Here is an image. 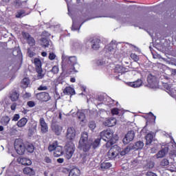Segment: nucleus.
Masks as SVG:
<instances>
[{
	"label": "nucleus",
	"instance_id": "obj_26",
	"mask_svg": "<svg viewBox=\"0 0 176 176\" xmlns=\"http://www.w3.org/2000/svg\"><path fill=\"white\" fill-rule=\"evenodd\" d=\"M30 85V78H24L21 81V87L23 89H27L28 86Z\"/></svg>",
	"mask_w": 176,
	"mask_h": 176
},
{
	"label": "nucleus",
	"instance_id": "obj_59",
	"mask_svg": "<svg viewBox=\"0 0 176 176\" xmlns=\"http://www.w3.org/2000/svg\"><path fill=\"white\" fill-rule=\"evenodd\" d=\"M38 90H47V87L46 86L41 85L38 88Z\"/></svg>",
	"mask_w": 176,
	"mask_h": 176
},
{
	"label": "nucleus",
	"instance_id": "obj_41",
	"mask_svg": "<svg viewBox=\"0 0 176 176\" xmlns=\"http://www.w3.org/2000/svg\"><path fill=\"white\" fill-rule=\"evenodd\" d=\"M169 163L168 160L164 159L161 161L160 164L162 166V167H166V166H168Z\"/></svg>",
	"mask_w": 176,
	"mask_h": 176
},
{
	"label": "nucleus",
	"instance_id": "obj_49",
	"mask_svg": "<svg viewBox=\"0 0 176 176\" xmlns=\"http://www.w3.org/2000/svg\"><path fill=\"white\" fill-rule=\"evenodd\" d=\"M49 58L50 60H54L56 58V54H54V53L50 52L49 54Z\"/></svg>",
	"mask_w": 176,
	"mask_h": 176
},
{
	"label": "nucleus",
	"instance_id": "obj_11",
	"mask_svg": "<svg viewBox=\"0 0 176 176\" xmlns=\"http://www.w3.org/2000/svg\"><path fill=\"white\" fill-rule=\"evenodd\" d=\"M39 123L41 127V133H43V134H46V133L49 131V126H47V123L45 121V118H41Z\"/></svg>",
	"mask_w": 176,
	"mask_h": 176
},
{
	"label": "nucleus",
	"instance_id": "obj_34",
	"mask_svg": "<svg viewBox=\"0 0 176 176\" xmlns=\"http://www.w3.org/2000/svg\"><path fill=\"white\" fill-rule=\"evenodd\" d=\"M41 46H43L44 47H48L49 45H50V43H52L51 41H50L49 40H47V38H43L41 39Z\"/></svg>",
	"mask_w": 176,
	"mask_h": 176
},
{
	"label": "nucleus",
	"instance_id": "obj_35",
	"mask_svg": "<svg viewBox=\"0 0 176 176\" xmlns=\"http://www.w3.org/2000/svg\"><path fill=\"white\" fill-rule=\"evenodd\" d=\"M34 63L36 65V68H42V62L41 61V59L38 58H34Z\"/></svg>",
	"mask_w": 176,
	"mask_h": 176
},
{
	"label": "nucleus",
	"instance_id": "obj_63",
	"mask_svg": "<svg viewBox=\"0 0 176 176\" xmlns=\"http://www.w3.org/2000/svg\"><path fill=\"white\" fill-rule=\"evenodd\" d=\"M58 163H64V159L63 158H58L57 160Z\"/></svg>",
	"mask_w": 176,
	"mask_h": 176
},
{
	"label": "nucleus",
	"instance_id": "obj_29",
	"mask_svg": "<svg viewBox=\"0 0 176 176\" xmlns=\"http://www.w3.org/2000/svg\"><path fill=\"white\" fill-rule=\"evenodd\" d=\"M9 122H10V118L7 116L2 117L1 120V122L3 126H8V124H9Z\"/></svg>",
	"mask_w": 176,
	"mask_h": 176
},
{
	"label": "nucleus",
	"instance_id": "obj_6",
	"mask_svg": "<svg viewBox=\"0 0 176 176\" xmlns=\"http://www.w3.org/2000/svg\"><path fill=\"white\" fill-rule=\"evenodd\" d=\"M66 137L67 142H72V141L75 140V137H76V131L74 126L67 128Z\"/></svg>",
	"mask_w": 176,
	"mask_h": 176
},
{
	"label": "nucleus",
	"instance_id": "obj_7",
	"mask_svg": "<svg viewBox=\"0 0 176 176\" xmlns=\"http://www.w3.org/2000/svg\"><path fill=\"white\" fill-rule=\"evenodd\" d=\"M134 137H135V133H134V131H129L123 139V143L124 144V145H127V144L131 142V141L134 140Z\"/></svg>",
	"mask_w": 176,
	"mask_h": 176
},
{
	"label": "nucleus",
	"instance_id": "obj_1",
	"mask_svg": "<svg viewBox=\"0 0 176 176\" xmlns=\"http://www.w3.org/2000/svg\"><path fill=\"white\" fill-rule=\"evenodd\" d=\"M89 134L87 132H82L81 134V138L79 140L78 148L83 151V152H89L90 148H91V143L89 141Z\"/></svg>",
	"mask_w": 176,
	"mask_h": 176
},
{
	"label": "nucleus",
	"instance_id": "obj_51",
	"mask_svg": "<svg viewBox=\"0 0 176 176\" xmlns=\"http://www.w3.org/2000/svg\"><path fill=\"white\" fill-rule=\"evenodd\" d=\"M28 105L30 107V108H32L34 107V106L35 105V102L34 101H29L28 102Z\"/></svg>",
	"mask_w": 176,
	"mask_h": 176
},
{
	"label": "nucleus",
	"instance_id": "obj_20",
	"mask_svg": "<svg viewBox=\"0 0 176 176\" xmlns=\"http://www.w3.org/2000/svg\"><path fill=\"white\" fill-rule=\"evenodd\" d=\"M63 93L67 96H75V89L71 87H67L64 89Z\"/></svg>",
	"mask_w": 176,
	"mask_h": 176
},
{
	"label": "nucleus",
	"instance_id": "obj_23",
	"mask_svg": "<svg viewBox=\"0 0 176 176\" xmlns=\"http://www.w3.org/2000/svg\"><path fill=\"white\" fill-rule=\"evenodd\" d=\"M68 64H71V65H77L78 68H79V65H78V59L76 58V56H69Z\"/></svg>",
	"mask_w": 176,
	"mask_h": 176
},
{
	"label": "nucleus",
	"instance_id": "obj_19",
	"mask_svg": "<svg viewBox=\"0 0 176 176\" xmlns=\"http://www.w3.org/2000/svg\"><path fill=\"white\" fill-rule=\"evenodd\" d=\"M91 43L94 50H98V49H100V39L95 38L91 41Z\"/></svg>",
	"mask_w": 176,
	"mask_h": 176
},
{
	"label": "nucleus",
	"instance_id": "obj_30",
	"mask_svg": "<svg viewBox=\"0 0 176 176\" xmlns=\"http://www.w3.org/2000/svg\"><path fill=\"white\" fill-rule=\"evenodd\" d=\"M28 151L29 153H33L35 149V147H34V145L32 144H27L25 146V150Z\"/></svg>",
	"mask_w": 176,
	"mask_h": 176
},
{
	"label": "nucleus",
	"instance_id": "obj_12",
	"mask_svg": "<svg viewBox=\"0 0 176 176\" xmlns=\"http://www.w3.org/2000/svg\"><path fill=\"white\" fill-rule=\"evenodd\" d=\"M52 130L56 135H60L63 131V126L56 122H54L52 124Z\"/></svg>",
	"mask_w": 176,
	"mask_h": 176
},
{
	"label": "nucleus",
	"instance_id": "obj_10",
	"mask_svg": "<svg viewBox=\"0 0 176 176\" xmlns=\"http://www.w3.org/2000/svg\"><path fill=\"white\" fill-rule=\"evenodd\" d=\"M116 45L113 43V41H111V43L109 44V45L107 46V56H109V57H112L113 54H115V47Z\"/></svg>",
	"mask_w": 176,
	"mask_h": 176
},
{
	"label": "nucleus",
	"instance_id": "obj_37",
	"mask_svg": "<svg viewBox=\"0 0 176 176\" xmlns=\"http://www.w3.org/2000/svg\"><path fill=\"white\" fill-rule=\"evenodd\" d=\"M24 16H25V11L23 10H19L16 14L17 19H21V17H24Z\"/></svg>",
	"mask_w": 176,
	"mask_h": 176
},
{
	"label": "nucleus",
	"instance_id": "obj_44",
	"mask_svg": "<svg viewBox=\"0 0 176 176\" xmlns=\"http://www.w3.org/2000/svg\"><path fill=\"white\" fill-rule=\"evenodd\" d=\"M131 58H132V60L134 61H138L140 60V58L135 54H131Z\"/></svg>",
	"mask_w": 176,
	"mask_h": 176
},
{
	"label": "nucleus",
	"instance_id": "obj_4",
	"mask_svg": "<svg viewBox=\"0 0 176 176\" xmlns=\"http://www.w3.org/2000/svg\"><path fill=\"white\" fill-rule=\"evenodd\" d=\"M14 148L18 155H24L25 153V146L21 139H16L14 141Z\"/></svg>",
	"mask_w": 176,
	"mask_h": 176
},
{
	"label": "nucleus",
	"instance_id": "obj_52",
	"mask_svg": "<svg viewBox=\"0 0 176 176\" xmlns=\"http://www.w3.org/2000/svg\"><path fill=\"white\" fill-rule=\"evenodd\" d=\"M111 113L113 115H118L119 113V110L118 109H113L111 110Z\"/></svg>",
	"mask_w": 176,
	"mask_h": 176
},
{
	"label": "nucleus",
	"instance_id": "obj_5",
	"mask_svg": "<svg viewBox=\"0 0 176 176\" xmlns=\"http://www.w3.org/2000/svg\"><path fill=\"white\" fill-rule=\"evenodd\" d=\"M120 152V147L118 145H114L111 148L107 153V157L109 159H111V160L115 159L116 157H118L119 155V153Z\"/></svg>",
	"mask_w": 176,
	"mask_h": 176
},
{
	"label": "nucleus",
	"instance_id": "obj_46",
	"mask_svg": "<svg viewBox=\"0 0 176 176\" xmlns=\"http://www.w3.org/2000/svg\"><path fill=\"white\" fill-rule=\"evenodd\" d=\"M14 1V3L15 5V6H16L17 8L19 6H21V0H13Z\"/></svg>",
	"mask_w": 176,
	"mask_h": 176
},
{
	"label": "nucleus",
	"instance_id": "obj_9",
	"mask_svg": "<svg viewBox=\"0 0 176 176\" xmlns=\"http://www.w3.org/2000/svg\"><path fill=\"white\" fill-rule=\"evenodd\" d=\"M36 97L39 101H44L45 102L50 100V95L47 92L36 94Z\"/></svg>",
	"mask_w": 176,
	"mask_h": 176
},
{
	"label": "nucleus",
	"instance_id": "obj_22",
	"mask_svg": "<svg viewBox=\"0 0 176 176\" xmlns=\"http://www.w3.org/2000/svg\"><path fill=\"white\" fill-rule=\"evenodd\" d=\"M130 151H134V148L133 147V144L128 145L124 149H123L120 152L121 156H124V155H127Z\"/></svg>",
	"mask_w": 176,
	"mask_h": 176
},
{
	"label": "nucleus",
	"instance_id": "obj_13",
	"mask_svg": "<svg viewBox=\"0 0 176 176\" xmlns=\"http://www.w3.org/2000/svg\"><path fill=\"white\" fill-rule=\"evenodd\" d=\"M23 37L24 39H27L28 45L30 46L35 45V39H34L29 33L22 32Z\"/></svg>",
	"mask_w": 176,
	"mask_h": 176
},
{
	"label": "nucleus",
	"instance_id": "obj_24",
	"mask_svg": "<svg viewBox=\"0 0 176 176\" xmlns=\"http://www.w3.org/2000/svg\"><path fill=\"white\" fill-rule=\"evenodd\" d=\"M146 145H151L153 142V135L152 133H148L146 136Z\"/></svg>",
	"mask_w": 176,
	"mask_h": 176
},
{
	"label": "nucleus",
	"instance_id": "obj_21",
	"mask_svg": "<svg viewBox=\"0 0 176 176\" xmlns=\"http://www.w3.org/2000/svg\"><path fill=\"white\" fill-rule=\"evenodd\" d=\"M63 153H64V152H63V146H58L54 150V156L55 157H60Z\"/></svg>",
	"mask_w": 176,
	"mask_h": 176
},
{
	"label": "nucleus",
	"instance_id": "obj_14",
	"mask_svg": "<svg viewBox=\"0 0 176 176\" xmlns=\"http://www.w3.org/2000/svg\"><path fill=\"white\" fill-rule=\"evenodd\" d=\"M167 153H168V148L165 147L158 151V153L155 155V157L156 159H162V157H165Z\"/></svg>",
	"mask_w": 176,
	"mask_h": 176
},
{
	"label": "nucleus",
	"instance_id": "obj_31",
	"mask_svg": "<svg viewBox=\"0 0 176 176\" xmlns=\"http://www.w3.org/2000/svg\"><path fill=\"white\" fill-rule=\"evenodd\" d=\"M114 72L117 74H123V72H124V68L120 65H117L114 69Z\"/></svg>",
	"mask_w": 176,
	"mask_h": 176
},
{
	"label": "nucleus",
	"instance_id": "obj_40",
	"mask_svg": "<svg viewBox=\"0 0 176 176\" xmlns=\"http://www.w3.org/2000/svg\"><path fill=\"white\" fill-rule=\"evenodd\" d=\"M112 166V164L109 162H103L101 164L102 168H109Z\"/></svg>",
	"mask_w": 176,
	"mask_h": 176
},
{
	"label": "nucleus",
	"instance_id": "obj_27",
	"mask_svg": "<svg viewBox=\"0 0 176 176\" xmlns=\"http://www.w3.org/2000/svg\"><path fill=\"white\" fill-rule=\"evenodd\" d=\"M24 174H26L27 175H35V171H34V169L26 167L23 169Z\"/></svg>",
	"mask_w": 176,
	"mask_h": 176
},
{
	"label": "nucleus",
	"instance_id": "obj_38",
	"mask_svg": "<svg viewBox=\"0 0 176 176\" xmlns=\"http://www.w3.org/2000/svg\"><path fill=\"white\" fill-rule=\"evenodd\" d=\"M80 47V45L78 42H73L72 43V49L73 50H78Z\"/></svg>",
	"mask_w": 176,
	"mask_h": 176
},
{
	"label": "nucleus",
	"instance_id": "obj_62",
	"mask_svg": "<svg viewBox=\"0 0 176 176\" xmlns=\"http://www.w3.org/2000/svg\"><path fill=\"white\" fill-rule=\"evenodd\" d=\"M16 103H13V104L11 105V109H12V111H15V110H16Z\"/></svg>",
	"mask_w": 176,
	"mask_h": 176
},
{
	"label": "nucleus",
	"instance_id": "obj_58",
	"mask_svg": "<svg viewBox=\"0 0 176 176\" xmlns=\"http://www.w3.org/2000/svg\"><path fill=\"white\" fill-rule=\"evenodd\" d=\"M146 176H157V175L153 172H147Z\"/></svg>",
	"mask_w": 176,
	"mask_h": 176
},
{
	"label": "nucleus",
	"instance_id": "obj_54",
	"mask_svg": "<svg viewBox=\"0 0 176 176\" xmlns=\"http://www.w3.org/2000/svg\"><path fill=\"white\" fill-rule=\"evenodd\" d=\"M80 27H79V28H76L75 26V20L73 19V25H72V30H73L74 31H76V30H80Z\"/></svg>",
	"mask_w": 176,
	"mask_h": 176
},
{
	"label": "nucleus",
	"instance_id": "obj_2",
	"mask_svg": "<svg viewBox=\"0 0 176 176\" xmlns=\"http://www.w3.org/2000/svg\"><path fill=\"white\" fill-rule=\"evenodd\" d=\"M100 138L107 142V148H109L111 145H113L116 142L113 137V133L111 130L103 131L100 133Z\"/></svg>",
	"mask_w": 176,
	"mask_h": 176
},
{
	"label": "nucleus",
	"instance_id": "obj_64",
	"mask_svg": "<svg viewBox=\"0 0 176 176\" xmlns=\"http://www.w3.org/2000/svg\"><path fill=\"white\" fill-rule=\"evenodd\" d=\"M41 56H43V57H46V56H47V53H46L45 52H43L41 53Z\"/></svg>",
	"mask_w": 176,
	"mask_h": 176
},
{
	"label": "nucleus",
	"instance_id": "obj_28",
	"mask_svg": "<svg viewBox=\"0 0 176 176\" xmlns=\"http://www.w3.org/2000/svg\"><path fill=\"white\" fill-rule=\"evenodd\" d=\"M36 71L37 72V79H43L45 74L42 68H36Z\"/></svg>",
	"mask_w": 176,
	"mask_h": 176
},
{
	"label": "nucleus",
	"instance_id": "obj_48",
	"mask_svg": "<svg viewBox=\"0 0 176 176\" xmlns=\"http://www.w3.org/2000/svg\"><path fill=\"white\" fill-rule=\"evenodd\" d=\"M20 119V115L19 114H15L12 118V120L14 122H17V120H19Z\"/></svg>",
	"mask_w": 176,
	"mask_h": 176
},
{
	"label": "nucleus",
	"instance_id": "obj_53",
	"mask_svg": "<svg viewBox=\"0 0 176 176\" xmlns=\"http://www.w3.org/2000/svg\"><path fill=\"white\" fill-rule=\"evenodd\" d=\"M164 87L166 89V91H170L172 88L168 84H164Z\"/></svg>",
	"mask_w": 176,
	"mask_h": 176
},
{
	"label": "nucleus",
	"instance_id": "obj_43",
	"mask_svg": "<svg viewBox=\"0 0 176 176\" xmlns=\"http://www.w3.org/2000/svg\"><path fill=\"white\" fill-rule=\"evenodd\" d=\"M171 97H176V90L175 89H171L169 91H166Z\"/></svg>",
	"mask_w": 176,
	"mask_h": 176
},
{
	"label": "nucleus",
	"instance_id": "obj_15",
	"mask_svg": "<svg viewBox=\"0 0 176 176\" xmlns=\"http://www.w3.org/2000/svg\"><path fill=\"white\" fill-rule=\"evenodd\" d=\"M17 162L19 164H22L23 166H31V164H32V161L28 158L19 157L18 158Z\"/></svg>",
	"mask_w": 176,
	"mask_h": 176
},
{
	"label": "nucleus",
	"instance_id": "obj_60",
	"mask_svg": "<svg viewBox=\"0 0 176 176\" xmlns=\"http://www.w3.org/2000/svg\"><path fill=\"white\" fill-rule=\"evenodd\" d=\"M28 54L29 56V57H34V52H31V50H28Z\"/></svg>",
	"mask_w": 176,
	"mask_h": 176
},
{
	"label": "nucleus",
	"instance_id": "obj_36",
	"mask_svg": "<svg viewBox=\"0 0 176 176\" xmlns=\"http://www.w3.org/2000/svg\"><path fill=\"white\" fill-rule=\"evenodd\" d=\"M77 116L80 120V122H85V113L82 111L77 113Z\"/></svg>",
	"mask_w": 176,
	"mask_h": 176
},
{
	"label": "nucleus",
	"instance_id": "obj_61",
	"mask_svg": "<svg viewBox=\"0 0 176 176\" xmlns=\"http://www.w3.org/2000/svg\"><path fill=\"white\" fill-rule=\"evenodd\" d=\"M24 98H30V97H31V94L30 93H25L24 95Z\"/></svg>",
	"mask_w": 176,
	"mask_h": 176
},
{
	"label": "nucleus",
	"instance_id": "obj_8",
	"mask_svg": "<svg viewBox=\"0 0 176 176\" xmlns=\"http://www.w3.org/2000/svg\"><path fill=\"white\" fill-rule=\"evenodd\" d=\"M147 82L151 87V89H155L157 86V80L156 79V76L149 74L147 77Z\"/></svg>",
	"mask_w": 176,
	"mask_h": 176
},
{
	"label": "nucleus",
	"instance_id": "obj_39",
	"mask_svg": "<svg viewBox=\"0 0 176 176\" xmlns=\"http://www.w3.org/2000/svg\"><path fill=\"white\" fill-rule=\"evenodd\" d=\"M10 97L12 101H17V100H19V94L17 92H14Z\"/></svg>",
	"mask_w": 176,
	"mask_h": 176
},
{
	"label": "nucleus",
	"instance_id": "obj_42",
	"mask_svg": "<svg viewBox=\"0 0 176 176\" xmlns=\"http://www.w3.org/2000/svg\"><path fill=\"white\" fill-rule=\"evenodd\" d=\"M58 71H59L58 66L54 65L52 67L51 72H52V74H58Z\"/></svg>",
	"mask_w": 176,
	"mask_h": 176
},
{
	"label": "nucleus",
	"instance_id": "obj_32",
	"mask_svg": "<svg viewBox=\"0 0 176 176\" xmlns=\"http://www.w3.org/2000/svg\"><path fill=\"white\" fill-rule=\"evenodd\" d=\"M57 146H58V142L57 141H55L49 146L48 151H50V152H52V151L56 150V148H57Z\"/></svg>",
	"mask_w": 176,
	"mask_h": 176
},
{
	"label": "nucleus",
	"instance_id": "obj_16",
	"mask_svg": "<svg viewBox=\"0 0 176 176\" xmlns=\"http://www.w3.org/2000/svg\"><path fill=\"white\" fill-rule=\"evenodd\" d=\"M103 124L107 126V127H113V126H115L116 124V118H109L103 122Z\"/></svg>",
	"mask_w": 176,
	"mask_h": 176
},
{
	"label": "nucleus",
	"instance_id": "obj_25",
	"mask_svg": "<svg viewBox=\"0 0 176 176\" xmlns=\"http://www.w3.org/2000/svg\"><path fill=\"white\" fill-rule=\"evenodd\" d=\"M28 122V119L23 118L17 122L16 125L18 126V127H24V126L27 124Z\"/></svg>",
	"mask_w": 176,
	"mask_h": 176
},
{
	"label": "nucleus",
	"instance_id": "obj_33",
	"mask_svg": "<svg viewBox=\"0 0 176 176\" xmlns=\"http://www.w3.org/2000/svg\"><path fill=\"white\" fill-rule=\"evenodd\" d=\"M100 142H101V138H97L91 143V145H92L94 149H96V148H98V146H100Z\"/></svg>",
	"mask_w": 176,
	"mask_h": 176
},
{
	"label": "nucleus",
	"instance_id": "obj_56",
	"mask_svg": "<svg viewBox=\"0 0 176 176\" xmlns=\"http://www.w3.org/2000/svg\"><path fill=\"white\" fill-rule=\"evenodd\" d=\"M13 56H18V54H20V51L19 50H15L12 52Z\"/></svg>",
	"mask_w": 176,
	"mask_h": 176
},
{
	"label": "nucleus",
	"instance_id": "obj_47",
	"mask_svg": "<svg viewBox=\"0 0 176 176\" xmlns=\"http://www.w3.org/2000/svg\"><path fill=\"white\" fill-rule=\"evenodd\" d=\"M147 167H148L149 168H153V167H155V162H148Z\"/></svg>",
	"mask_w": 176,
	"mask_h": 176
},
{
	"label": "nucleus",
	"instance_id": "obj_57",
	"mask_svg": "<svg viewBox=\"0 0 176 176\" xmlns=\"http://www.w3.org/2000/svg\"><path fill=\"white\" fill-rule=\"evenodd\" d=\"M98 65H105V61L104 60H98L97 61Z\"/></svg>",
	"mask_w": 176,
	"mask_h": 176
},
{
	"label": "nucleus",
	"instance_id": "obj_45",
	"mask_svg": "<svg viewBox=\"0 0 176 176\" xmlns=\"http://www.w3.org/2000/svg\"><path fill=\"white\" fill-rule=\"evenodd\" d=\"M89 127L90 129L94 130V129H96V123L94 122H90Z\"/></svg>",
	"mask_w": 176,
	"mask_h": 176
},
{
	"label": "nucleus",
	"instance_id": "obj_55",
	"mask_svg": "<svg viewBox=\"0 0 176 176\" xmlns=\"http://www.w3.org/2000/svg\"><path fill=\"white\" fill-rule=\"evenodd\" d=\"M44 162H45V163H52V159H50L49 157H45Z\"/></svg>",
	"mask_w": 176,
	"mask_h": 176
},
{
	"label": "nucleus",
	"instance_id": "obj_50",
	"mask_svg": "<svg viewBox=\"0 0 176 176\" xmlns=\"http://www.w3.org/2000/svg\"><path fill=\"white\" fill-rule=\"evenodd\" d=\"M69 176H78V175H76L75 170L72 169V170H70V172L69 173Z\"/></svg>",
	"mask_w": 176,
	"mask_h": 176
},
{
	"label": "nucleus",
	"instance_id": "obj_18",
	"mask_svg": "<svg viewBox=\"0 0 176 176\" xmlns=\"http://www.w3.org/2000/svg\"><path fill=\"white\" fill-rule=\"evenodd\" d=\"M144 145V142L140 140L135 142L134 144H132V146L133 148V151H138V149H142Z\"/></svg>",
	"mask_w": 176,
	"mask_h": 176
},
{
	"label": "nucleus",
	"instance_id": "obj_3",
	"mask_svg": "<svg viewBox=\"0 0 176 176\" xmlns=\"http://www.w3.org/2000/svg\"><path fill=\"white\" fill-rule=\"evenodd\" d=\"M76 148L75 144L72 142H67L65 146V150L63 151L64 157L67 160H69L74 156Z\"/></svg>",
	"mask_w": 176,
	"mask_h": 176
},
{
	"label": "nucleus",
	"instance_id": "obj_17",
	"mask_svg": "<svg viewBox=\"0 0 176 176\" xmlns=\"http://www.w3.org/2000/svg\"><path fill=\"white\" fill-rule=\"evenodd\" d=\"M127 85L128 86L133 87L134 89L141 87V86H142V80L139 78L136 81L128 82Z\"/></svg>",
	"mask_w": 176,
	"mask_h": 176
}]
</instances>
